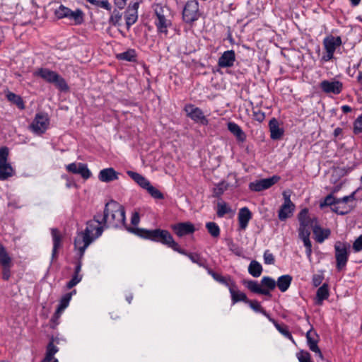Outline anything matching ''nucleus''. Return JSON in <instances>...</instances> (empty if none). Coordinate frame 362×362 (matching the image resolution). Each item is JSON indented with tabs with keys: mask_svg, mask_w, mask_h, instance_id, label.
Masks as SVG:
<instances>
[{
	"mask_svg": "<svg viewBox=\"0 0 362 362\" xmlns=\"http://www.w3.org/2000/svg\"><path fill=\"white\" fill-rule=\"evenodd\" d=\"M284 202L281 206L278 211L279 219L281 221H286L288 218L291 217L295 210V204L291 202L290 195L283 194Z\"/></svg>",
	"mask_w": 362,
	"mask_h": 362,
	"instance_id": "nucleus-15",
	"label": "nucleus"
},
{
	"mask_svg": "<svg viewBox=\"0 0 362 362\" xmlns=\"http://www.w3.org/2000/svg\"><path fill=\"white\" fill-rule=\"evenodd\" d=\"M76 291L75 289H74L73 291L64 294L62 297L57 309L63 312L64 310V309L68 307L72 296L74 294H76Z\"/></svg>",
	"mask_w": 362,
	"mask_h": 362,
	"instance_id": "nucleus-43",
	"label": "nucleus"
},
{
	"mask_svg": "<svg viewBox=\"0 0 362 362\" xmlns=\"http://www.w3.org/2000/svg\"><path fill=\"white\" fill-rule=\"evenodd\" d=\"M33 76L42 78L47 83L53 84L62 92H66L69 89L66 80L57 72L48 68H37L33 72Z\"/></svg>",
	"mask_w": 362,
	"mask_h": 362,
	"instance_id": "nucleus-4",
	"label": "nucleus"
},
{
	"mask_svg": "<svg viewBox=\"0 0 362 362\" xmlns=\"http://www.w3.org/2000/svg\"><path fill=\"white\" fill-rule=\"evenodd\" d=\"M269 127L270 136H283L284 133V128L279 127V121L274 117L269 120Z\"/></svg>",
	"mask_w": 362,
	"mask_h": 362,
	"instance_id": "nucleus-39",
	"label": "nucleus"
},
{
	"mask_svg": "<svg viewBox=\"0 0 362 362\" xmlns=\"http://www.w3.org/2000/svg\"><path fill=\"white\" fill-rule=\"evenodd\" d=\"M318 335L315 331H313V327L307 332L306 333V339L308 341V345L309 349L317 354L318 356L321 358H323L322 353L317 343H318Z\"/></svg>",
	"mask_w": 362,
	"mask_h": 362,
	"instance_id": "nucleus-18",
	"label": "nucleus"
},
{
	"mask_svg": "<svg viewBox=\"0 0 362 362\" xmlns=\"http://www.w3.org/2000/svg\"><path fill=\"white\" fill-rule=\"evenodd\" d=\"M228 290L230 293L231 301L233 305L238 302H243L245 303H247L248 298L247 297L245 293L238 290V286L235 281L230 284V286L228 288Z\"/></svg>",
	"mask_w": 362,
	"mask_h": 362,
	"instance_id": "nucleus-25",
	"label": "nucleus"
},
{
	"mask_svg": "<svg viewBox=\"0 0 362 362\" xmlns=\"http://www.w3.org/2000/svg\"><path fill=\"white\" fill-rule=\"evenodd\" d=\"M297 358L299 362H313L310 353L305 351H300L297 354Z\"/></svg>",
	"mask_w": 362,
	"mask_h": 362,
	"instance_id": "nucleus-58",
	"label": "nucleus"
},
{
	"mask_svg": "<svg viewBox=\"0 0 362 362\" xmlns=\"http://www.w3.org/2000/svg\"><path fill=\"white\" fill-rule=\"evenodd\" d=\"M252 119L258 122H262L265 119V113L258 107H252Z\"/></svg>",
	"mask_w": 362,
	"mask_h": 362,
	"instance_id": "nucleus-53",
	"label": "nucleus"
},
{
	"mask_svg": "<svg viewBox=\"0 0 362 362\" xmlns=\"http://www.w3.org/2000/svg\"><path fill=\"white\" fill-rule=\"evenodd\" d=\"M148 193L156 199H163L164 195L157 188L152 186L151 185L146 189Z\"/></svg>",
	"mask_w": 362,
	"mask_h": 362,
	"instance_id": "nucleus-54",
	"label": "nucleus"
},
{
	"mask_svg": "<svg viewBox=\"0 0 362 362\" xmlns=\"http://www.w3.org/2000/svg\"><path fill=\"white\" fill-rule=\"evenodd\" d=\"M329 296V286L327 284H323L317 291L316 293V304L321 305L325 300Z\"/></svg>",
	"mask_w": 362,
	"mask_h": 362,
	"instance_id": "nucleus-33",
	"label": "nucleus"
},
{
	"mask_svg": "<svg viewBox=\"0 0 362 362\" xmlns=\"http://www.w3.org/2000/svg\"><path fill=\"white\" fill-rule=\"evenodd\" d=\"M170 228L174 233L180 238L193 234L195 231L194 224L189 221L173 224Z\"/></svg>",
	"mask_w": 362,
	"mask_h": 362,
	"instance_id": "nucleus-16",
	"label": "nucleus"
},
{
	"mask_svg": "<svg viewBox=\"0 0 362 362\" xmlns=\"http://www.w3.org/2000/svg\"><path fill=\"white\" fill-rule=\"evenodd\" d=\"M69 9V7L60 4L57 8L54 9V15L57 20L66 18Z\"/></svg>",
	"mask_w": 362,
	"mask_h": 362,
	"instance_id": "nucleus-46",
	"label": "nucleus"
},
{
	"mask_svg": "<svg viewBox=\"0 0 362 362\" xmlns=\"http://www.w3.org/2000/svg\"><path fill=\"white\" fill-rule=\"evenodd\" d=\"M246 304H248L251 309H252L256 313H259L264 315L268 320L271 317L270 314L267 312V310L262 307L260 303L257 300H250L248 299Z\"/></svg>",
	"mask_w": 362,
	"mask_h": 362,
	"instance_id": "nucleus-40",
	"label": "nucleus"
},
{
	"mask_svg": "<svg viewBox=\"0 0 362 362\" xmlns=\"http://www.w3.org/2000/svg\"><path fill=\"white\" fill-rule=\"evenodd\" d=\"M106 213H107L108 220L107 222V228H133L126 223L124 207L116 201L110 200L106 203Z\"/></svg>",
	"mask_w": 362,
	"mask_h": 362,
	"instance_id": "nucleus-3",
	"label": "nucleus"
},
{
	"mask_svg": "<svg viewBox=\"0 0 362 362\" xmlns=\"http://www.w3.org/2000/svg\"><path fill=\"white\" fill-rule=\"evenodd\" d=\"M201 16L199 2L197 0H188L182 9V18L185 23L192 24Z\"/></svg>",
	"mask_w": 362,
	"mask_h": 362,
	"instance_id": "nucleus-8",
	"label": "nucleus"
},
{
	"mask_svg": "<svg viewBox=\"0 0 362 362\" xmlns=\"http://www.w3.org/2000/svg\"><path fill=\"white\" fill-rule=\"evenodd\" d=\"M206 228L208 233L214 238L220 236L221 230L218 225L215 222H207L206 223Z\"/></svg>",
	"mask_w": 362,
	"mask_h": 362,
	"instance_id": "nucleus-44",
	"label": "nucleus"
},
{
	"mask_svg": "<svg viewBox=\"0 0 362 362\" xmlns=\"http://www.w3.org/2000/svg\"><path fill=\"white\" fill-rule=\"evenodd\" d=\"M6 98L9 102L16 105L18 109L23 110L25 108V103L21 95L7 90Z\"/></svg>",
	"mask_w": 362,
	"mask_h": 362,
	"instance_id": "nucleus-31",
	"label": "nucleus"
},
{
	"mask_svg": "<svg viewBox=\"0 0 362 362\" xmlns=\"http://www.w3.org/2000/svg\"><path fill=\"white\" fill-rule=\"evenodd\" d=\"M138 18L137 11L136 10L134 11L132 13H126L125 15V21L127 28L129 30L130 27L134 24Z\"/></svg>",
	"mask_w": 362,
	"mask_h": 362,
	"instance_id": "nucleus-52",
	"label": "nucleus"
},
{
	"mask_svg": "<svg viewBox=\"0 0 362 362\" xmlns=\"http://www.w3.org/2000/svg\"><path fill=\"white\" fill-rule=\"evenodd\" d=\"M353 250L358 252L362 250V234L353 243Z\"/></svg>",
	"mask_w": 362,
	"mask_h": 362,
	"instance_id": "nucleus-62",
	"label": "nucleus"
},
{
	"mask_svg": "<svg viewBox=\"0 0 362 362\" xmlns=\"http://www.w3.org/2000/svg\"><path fill=\"white\" fill-rule=\"evenodd\" d=\"M86 224V228L77 232L74 240V250L80 251L81 255H84L88 246L100 237L104 230L107 229L105 225L100 226L90 220L88 221Z\"/></svg>",
	"mask_w": 362,
	"mask_h": 362,
	"instance_id": "nucleus-2",
	"label": "nucleus"
},
{
	"mask_svg": "<svg viewBox=\"0 0 362 362\" xmlns=\"http://www.w3.org/2000/svg\"><path fill=\"white\" fill-rule=\"evenodd\" d=\"M62 313V311L58 309L56 310L50 320V328L53 329H56L57 326L59 324V318L61 317Z\"/></svg>",
	"mask_w": 362,
	"mask_h": 362,
	"instance_id": "nucleus-55",
	"label": "nucleus"
},
{
	"mask_svg": "<svg viewBox=\"0 0 362 362\" xmlns=\"http://www.w3.org/2000/svg\"><path fill=\"white\" fill-rule=\"evenodd\" d=\"M353 130L355 134H362V115L354 121Z\"/></svg>",
	"mask_w": 362,
	"mask_h": 362,
	"instance_id": "nucleus-56",
	"label": "nucleus"
},
{
	"mask_svg": "<svg viewBox=\"0 0 362 362\" xmlns=\"http://www.w3.org/2000/svg\"><path fill=\"white\" fill-rule=\"evenodd\" d=\"M140 222V216L138 212H134L132 214L131 217V223L136 226H137Z\"/></svg>",
	"mask_w": 362,
	"mask_h": 362,
	"instance_id": "nucleus-64",
	"label": "nucleus"
},
{
	"mask_svg": "<svg viewBox=\"0 0 362 362\" xmlns=\"http://www.w3.org/2000/svg\"><path fill=\"white\" fill-rule=\"evenodd\" d=\"M337 204V198L334 197L332 194L327 195L323 200L320 202V207L323 209L325 206H333Z\"/></svg>",
	"mask_w": 362,
	"mask_h": 362,
	"instance_id": "nucleus-50",
	"label": "nucleus"
},
{
	"mask_svg": "<svg viewBox=\"0 0 362 362\" xmlns=\"http://www.w3.org/2000/svg\"><path fill=\"white\" fill-rule=\"evenodd\" d=\"M350 245L346 242L337 241L334 245L337 269L341 271L349 260Z\"/></svg>",
	"mask_w": 362,
	"mask_h": 362,
	"instance_id": "nucleus-9",
	"label": "nucleus"
},
{
	"mask_svg": "<svg viewBox=\"0 0 362 362\" xmlns=\"http://www.w3.org/2000/svg\"><path fill=\"white\" fill-rule=\"evenodd\" d=\"M252 217V212L250 210L245 206L241 208L239 210L238 214V225H239V230H244L246 229V228L248 226V223L251 220Z\"/></svg>",
	"mask_w": 362,
	"mask_h": 362,
	"instance_id": "nucleus-23",
	"label": "nucleus"
},
{
	"mask_svg": "<svg viewBox=\"0 0 362 362\" xmlns=\"http://www.w3.org/2000/svg\"><path fill=\"white\" fill-rule=\"evenodd\" d=\"M325 51L335 52L337 48L342 45L341 37L340 36H334L329 35L326 36L322 42Z\"/></svg>",
	"mask_w": 362,
	"mask_h": 362,
	"instance_id": "nucleus-21",
	"label": "nucleus"
},
{
	"mask_svg": "<svg viewBox=\"0 0 362 362\" xmlns=\"http://www.w3.org/2000/svg\"><path fill=\"white\" fill-rule=\"evenodd\" d=\"M183 110L186 113V116L194 123L203 126L209 124V119L200 107H196L192 103H188L185 105Z\"/></svg>",
	"mask_w": 362,
	"mask_h": 362,
	"instance_id": "nucleus-10",
	"label": "nucleus"
},
{
	"mask_svg": "<svg viewBox=\"0 0 362 362\" xmlns=\"http://www.w3.org/2000/svg\"><path fill=\"white\" fill-rule=\"evenodd\" d=\"M137 53L134 49L129 48L127 51L119 53L116 55L118 60L125 61L129 62H136Z\"/></svg>",
	"mask_w": 362,
	"mask_h": 362,
	"instance_id": "nucleus-32",
	"label": "nucleus"
},
{
	"mask_svg": "<svg viewBox=\"0 0 362 362\" xmlns=\"http://www.w3.org/2000/svg\"><path fill=\"white\" fill-rule=\"evenodd\" d=\"M108 220L107 213H106V205L105 206L103 212H97L94 216L91 221L100 225H105L107 227V222Z\"/></svg>",
	"mask_w": 362,
	"mask_h": 362,
	"instance_id": "nucleus-42",
	"label": "nucleus"
},
{
	"mask_svg": "<svg viewBox=\"0 0 362 362\" xmlns=\"http://www.w3.org/2000/svg\"><path fill=\"white\" fill-rule=\"evenodd\" d=\"M68 172L80 175L84 180H88L92 175L90 170L85 163H71L66 166Z\"/></svg>",
	"mask_w": 362,
	"mask_h": 362,
	"instance_id": "nucleus-17",
	"label": "nucleus"
},
{
	"mask_svg": "<svg viewBox=\"0 0 362 362\" xmlns=\"http://www.w3.org/2000/svg\"><path fill=\"white\" fill-rule=\"evenodd\" d=\"M0 264L2 267L1 278L4 281H7L11 276V268L13 267L12 258L4 259Z\"/></svg>",
	"mask_w": 362,
	"mask_h": 362,
	"instance_id": "nucleus-34",
	"label": "nucleus"
},
{
	"mask_svg": "<svg viewBox=\"0 0 362 362\" xmlns=\"http://www.w3.org/2000/svg\"><path fill=\"white\" fill-rule=\"evenodd\" d=\"M319 88L326 94L339 95L343 90L344 86L341 81L334 78L332 81H322L319 83Z\"/></svg>",
	"mask_w": 362,
	"mask_h": 362,
	"instance_id": "nucleus-14",
	"label": "nucleus"
},
{
	"mask_svg": "<svg viewBox=\"0 0 362 362\" xmlns=\"http://www.w3.org/2000/svg\"><path fill=\"white\" fill-rule=\"evenodd\" d=\"M263 258L265 264H274L275 263L274 256L269 250L264 251Z\"/></svg>",
	"mask_w": 362,
	"mask_h": 362,
	"instance_id": "nucleus-57",
	"label": "nucleus"
},
{
	"mask_svg": "<svg viewBox=\"0 0 362 362\" xmlns=\"http://www.w3.org/2000/svg\"><path fill=\"white\" fill-rule=\"evenodd\" d=\"M207 273L211 275L213 279L221 284L226 286L229 288L230 284L234 282L230 276H223L221 274H218L211 269L209 267L206 268Z\"/></svg>",
	"mask_w": 362,
	"mask_h": 362,
	"instance_id": "nucleus-28",
	"label": "nucleus"
},
{
	"mask_svg": "<svg viewBox=\"0 0 362 362\" xmlns=\"http://www.w3.org/2000/svg\"><path fill=\"white\" fill-rule=\"evenodd\" d=\"M96 8H104L110 12L112 10V6L107 0H86Z\"/></svg>",
	"mask_w": 362,
	"mask_h": 362,
	"instance_id": "nucleus-45",
	"label": "nucleus"
},
{
	"mask_svg": "<svg viewBox=\"0 0 362 362\" xmlns=\"http://www.w3.org/2000/svg\"><path fill=\"white\" fill-rule=\"evenodd\" d=\"M235 62V51L227 50L225 51L221 56L218 58V66L220 68H230L234 65Z\"/></svg>",
	"mask_w": 362,
	"mask_h": 362,
	"instance_id": "nucleus-20",
	"label": "nucleus"
},
{
	"mask_svg": "<svg viewBox=\"0 0 362 362\" xmlns=\"http://www.w3.org/2000/svg\"><path fill=\"white\" fill-rule=\"evenodd\" d=\"M9 150L6 146L0 147V163H6L8 160Z\"/></svg>",
	"mask_w": 362,
	"mask_h": 362,
	"instance_id": "nucleus-59",
	"label": "nucleus"
},
{
	"mask_svg": "<svg viewBox=\"0 0 362 362\" xmlns=\"http://www.w3.org/2000/svg\"><path fill=\"white\" fill-rule=\"evenodd\" d=\"M227 129L233 135V136H245L244 133L241 129V127L235 123L234 122H228L226 123Z\"/></svg>",
	"mask_w": 362,
	"mask_h": 362,
	"instance_id": "nucleus-47",
	"label": "nucleus"
},
{
	"mask_svg": "<svg viewBox=\"0 0 362 362\" xmlns=\"http://www.w3.org/2000/svg\"><path fill=\"white\" fill-rule=\"evenodd\" d=\"M127 173L139 186L146 190L151 185L148 179L136 172L129 170Z\"/></svg>",
	"mask_w": 362,
	"mask_h": 362,
	"instance_id": "nucleus-29",
	"label": "nucleus"
},
{
	"mask_svg": "<svg viewBox=\"0 0 362 362\" xmlns=\"http://www.w3.org/2000/svg\"><path fill=\"white\" fill-rule=\"evenodd\" d=\"M312 230L314 235V239L318 243H322L326 239L329 238L331 235V230L327 228H322L320 223L317 225H315Z\"/></svg>",
	"mask_w": 362,
	"mask_h": 362,
	"instance_id": "nucleus-26",
	"label": "nucleus"
},
{
	"mask_svg": "<svg viewBox=\"0 0 362 362\" xmlns=\"http://www.w3.org/2000/svg\"><path fill=\"white\" fill-rule=\"evenodd\" d=\"M324 279L322 274H314L312 277V284L314 287L319 286Z\"/></svg>",
	"mask_w": 362,
	"mask_h": 362,
	"instance_id": "nucleus-61",
	"label": "nucleus"
},
{
	"mask_svg": "<svg viewBox=\"0 0 362 362\" xmlns=\"http://www.w3.org/2000/svg\"><path fill=\"white\" fill-rule=\"evenodd\" d=\"M127 231L140 238L163 245L175 252L180 251L178 250L179 244L175 241L172 234L168 230L161 228H129Z\"/></svg>",
	"mask_w": 362,
	"mask_h": 362,
	"instance_id": "nucleus-1",
	"label": "nucleus"
},
{
	"mask_svg": "<svg viewBox=\"0 0 362 362\" xmlns=\"http://www.w3.org/2000/svg\"><path fill=\"white\" fill-rule=\"evenodd\" d=\"M231 211L230 207L228 205L227 203L222 202H218L217 204V211L216 214L218 217H223L226 214H228Z\"/></svg>",
	"mask_w": 362,
	"mask_h": 362,
	"instance_id": "nucleus-49",
	"label": "nucleus"
},
{
	"mask_svg": "<svg viewBox=\"0 0 362 362\" xmlns=\"http://www.w3.org/2000/svg\"><path fill=\"white\" fill-rule=\"evenodd\" d=\"M269 322H271L276 329L286 338L293 341V338L291 332L289 331L288 327L284 323H279L277 320L273 318L272 316L269 318Z\"/></svg>",
	"mask_w": 362,
	"mask_h": 362,
	"instance_id": "nucleus-30",
	"label": "nucleus"
},
{
	"mask_svg": "<svg viewBox=\"0 0 362 362\" xmlns=\"http://www.w3.org/2000/svg\"><path fill=\"white\" fill-rule=\"evenodd\" d=\"M154 14L156 17L154 23L158 33H163L165 35L168 33V28L172 25V21L168 18L170 9L160 4H156L153 6Z\"/></svg>",
	"mask_w": 362,
	"mask_h": 362,
	"instance_id": "nucleus-6",
	"label": "nucleus"
},
{
	"mask_svg": "<svg viewBox=\"0 0 362 362\" xmlns=\"http://www.w3.org/2000/svg\"><path fill=\"white\" fill-rule=\"evenodd\" d=\"M66 18L70 21L71 25H81L85 21V13L81 8L75 11L70 8Z\"/></svg>",
	"mask_w": 362,
	"mask_h": 362,
	"instance_id": "nucleus-24",
	"label": "nucleus"
},
{
	"mask_svg": "<svg viewBox=\"0 0 362 362\" xmlns=\"http://www.w3.org/2000/svg\"><path fill=\"white\" fill-rule=\"evenodd\" d=\"M262 266L256 260H252L249 264L248 272L253 277H259L262 273Z\"/></svg>",
	"mask_w": 362,
	"mask_h": 362,
	"instance_id": "nucleus-41",
	"label": "nucleus"
},
{
	"mask_svg": "<svg viewBox=\"0 0 362 362\" xmlns=\"http://www.w3.org/2000/svg\"><path fill=\"white\" fill-rule=\"evenodd\" d=\"M299 238L303 241V245L305 247V254L308 258L311 257L312 243L310 240V232H298Z\"/></svg>",
	"mask_w": 362,
	"mask_h": 362,
	"instance_id": "nucleus-36",
	"label": "nucleus"
},
{
	"mask_svg": "<svg viewBox=\"0 0 362 362\" xmlns=\"http://www.w3.org/2000/svg\"><path fill=\"white\" fill-rule=\"evenodd\" d=\"M54 338L53 336L51 337L49 343L46 346L45 360L52 361L57 359L54 358V354L59 351V348L54 345Z\"/></svg>",
	"mask_w": 362,
	"mask_h": 362,
	"instance_id": "nucleus-37",
	"label": "nucleus"
},
{
	"mask_svg": "<svg viewBox=\"0 0 362 362\" xmlns=\"http://www.w3.org/2000/svg\"><path fill=\"white\" fill-rule=\"evenodd\" d=\"M62 177L66 180V187L67 188H71L76 186V184L72 177L66 175H62Z\"/></svg>",
	"mask_w": 362,
	"mask_h": 362,
	"instance_id": "nucleus-63",
	"label": "nucleus"
},
{
	"mask_svg": "<svg viewBox=\"0 0 362 362\" xmlns=\"http://www.w3.org/2000/svg\"><path fill=\"white\" fill-rule=\"evenodd\" d=\"M178 250L180 251H176L177 252L187 256L193 263L198 264L206 270V268L209 267L206 259L203 258L199 254L196 252H188L185 250L181 248L180 246H179Z\"/></svg>",
	"mask_w": 362,
	"mask_h": 362,
	"instance_id": "nucleus-22",
	"label": "nucleus"
},
{
	"mask_svg": "<svg viewBox=\"0 0 362 362\" xmlns=\"http://www.w3.org/2000/svg\"><path fill=\"white\" fill-rule=\"evenodd\" d=\"M118 175L119 173H117L113 168H107L100 171L98 174V179L103 182H110L118 180Z\"/></svg>",
	"mask_w": 362,
	"mask_h": 362,
	"instance_id": "nucleus-27",
	"label": "nucleus"
},
{
	"mask_svg": "<svg viewBox=\"0 0 362 362\" xmlns=\"http://www.w3.org/2000/svg\"><path fill=\"white\" fill-rule=\"evenodd\" d=\"M243 284L251 292L257 294H261L271 297V291H273L276 286V281L270 276H263L259 284L255 280H243Z\"/></svg>",
	"mask_w": 362,
	"mask_h": 362,
	"instance_id": "nucleus-5",
	"label": "nucleus"
},
{
	"mask_svg": "<svg viewBox=\"0 0 362 362\" xmlns=\"http://www.w3.org/2000/svg\"><path fill=\"white\" fill-rule=\"evenodd\" d=\"M10 257H11L9 255L6 248L0 241V263L4 262V259H8Z\"/></svg>",
	"mask_w": 362,
	"mask_h": 362,
	"instance_id": "nucleus-60",
	"label": "nucleus"
},
{
	"mask_svg": "<svg viewBox=\"0 0 362 362\" xmlns=\"http://www.w3.org/2000/svg\"><path fill=\"white\" fill-rule=\"evenodd\" d=\"M51 235L53 242V247L52 251V261L53 262L58 258V251L62 247L63 237L57 228H52Z\"/></svg>",
	"mask_w": 362,
	"mask_h": 362,
	"instance_id": "nucleus-19",
	"label": "nucleus"
},
{
	"mask_svg": "<svg viewBox=\"0 0 362 362\" xmlns=\"http://www.w3.org/2000/svg\"><path fill=\"white\" fill-rule=\"evenodd\" d=\"M49 124V119L47 114L39 112L30 124V127L34 134H41L45 132Z\"/></svg>",
	"mask_w": 362,
	"mask_h": 362,
	"instance_id": "nucleus-12",
	"label": "nucleus"
},
{
	"mask_svg": "<svg viewBox=\"0 0 362 362\" xmlns=\"http://www.w3.org/2000/svg\"><path fill=\"white\" fill-rule=\"evenodd\" d=\"M293 278L289 274H285L279 276L276 281L279 289L282 292H286L290 287Z\"/></svg>",
	"mask_w": 362,
	"mask_h": 362,
	"instance_id": "nucleus-35",
	"label": "nucleus"
},
{
	"mask_svg": "<svg viewBox=\"0 0 362 362\" xmlns=\"http://www.w3.org/2000/svg\"><path fill=\"white\" fill-rule=\"evenodd\" d=\"M228 185L224 182H221L216 185L215 187L213 188V197L221 199V196L224 193V192L227 189Z\"/></svg>",
	"mask_w": 362,
	"mask_h": 362,
	"instance_id": "nucleus-48",
	"label": "nucleus"
},
{
	"mask_svg": "<svg viewBox=\"0 0 362 362\" xmlns=\"http://www.w3.org/2000/svg\"><path fill=\"white\" fill-rule=\"evenodd\" d=\"M76 259L74 261V269L71 279L66 283V288L71 289L80 283L83 279V274H81L83 265L84 255H81L80 251H76Z\"/></svg>",
	"mask_w": 362,
	"mask_h": 362,
	"instance_id": "nucleus-11",
	"label": "nucleus"
},
{
	"mask_svg": "<svg viewBox=\"0 0 362 362\" xmlns=\"http://www.w3.org/2000/svg\"><path fill=\"white\" fill-rule=\"evenodd\" d=\"M122 14L117 8H115L111 13L108 23L110 25L116 26L122 19Z\"/></svg>",
	"mask_w": 362,
	"mask_h": 362,
	"instance_id": "nucleus-51",
	"label": "nucleus"
},
{
	"mask_svg": "<svg viewBox=\"0 0 362 362\" xmlns=\"http://www.w3.org/2000/svg\"><path fill=\"white\" fill-rule=\"evenodd\" d=\"M13 174V169L8 162L0 163V180H6Z\"/></svg>",
	"mask_w": 362,
	"mask_h": 362,
	"instance_id": "nucleus-38",
	"label": "nucleus"
},
{
	"mask_svg": "<svg viewBox=\"0 0 362 362\" xmlns=\"http://www.w3.org/2000/svg\"><path fill=\"white\" fill-rule=\"evenodd\" d=\"M281 177L279 175H273L268 178H263L251 182L249 184V189L252 192H261L267 189L277 183Z\"/></svg>",
	"mask_w": 362,
	"mask_h": 362,
	"instance_id": "nucleus-13",
	"label": "nucleus"
},
{
	"mask_svg": "<svg viewBox=\"0 0 362 362\" xmlns=\"http://www.w3.org/2000/svg\"><path fill=\"white\" fill-rule=\"evenodd\" d=\"M299 223L298 232H310L315 225L319 223L318 218L316 216H311L309 209L306 207L302 209L297 215Z\"/></svg>",
	"mask_w": 362,
	"mask_h": 362,
	"instance_id": "nucleus-7",
	"label": "nucleus"
}]
</instances>
